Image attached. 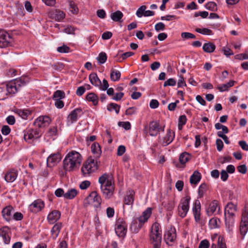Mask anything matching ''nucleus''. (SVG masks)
<instances>
[{"instance_id": "1", "label": "nucleus", "mask_w": 248, "mask_h": 248, "mask_svg": "<svg viewBox=\"0 0 248 248\" xmlns=\"http://www.w3.org/2000/svg\"><path fill=\"white\" fill-rule=\"evenodd\" d=\"M98 182L103 196L106 199L112 198L115 191L114 178L111 173H105L99 177Z\"/></svg>"}, {"instance_id": "2", "label": "nucleus", "mask_w": 248, "mask_h": 248, "mask_svg": "<svg viewBox=\"0 0 248 248\" xmlns=\"http://www.w3.org/2000/svg\"><path fill=\"white\" fill-rule=\"evenodd\" d=\"M82 161V156L78 152L72 151L65 156L63 161V167L66 171H72L79 166Z\"/></svg>"}, {"instance_id": "3", "label": "nucleus", "mask_w": 248, "mask_h": 248, "mask_svg": "<svg viewBox=\"0 0 248 248\" xmlns=\"http://www.w3.org/2000/svg\"><path fill=\"white\" fill-rule=\"evenodd\" d=\"M29 82L28 79L26 77H21L9 82L6 84H2L0 86V93L6 89L8 93H16L21 91L22 87L26 85Z\"/></svg>"}, {"instance_id": "4", "label": "nucleus", "mask_w": 248, "mask_h": 248, "mask_svg": "<svg viewBox=\"0 0 248 248\" xmlns=\"http://www.w3.org/2000/svg\"><path fill=\"white\" fill-rule=\"evenodd\" d=\"M150 239L153 248H160L162 240V231L160 225L154 223L150 230Z\"/></svg>"}, {"instance_id": "5", "label": "nucleus", "mask_w": 248, "mask_h": 248, "mask_svg": "<svg viewBox=\"0 0 248 248\" xmlns=\"http://www.w3.org/2000/svg\"><path fill=\"white\" fill-rule=\"evenodd\" d=\"M236 205L232 202L228 203L225 207L224 216L226 226L229 229L232 228L234 222V217L237 211Z\"/></svg>"}, {"instance_id": "6", "label": "nucleus", "mask_w": 248, "mask_h": 248, "mask_svg": "<svg viewBox=\"0 0 248 248\" xmlns=\"http://www.w3.org/2000/svg\"><path fill=\"white\" fill-rule=\"evenodd\" d=\"M97 169V161L92 157H89L83 163L81 169V172L85 177L89 176Z\"/></svg>"}, {"instance_id": "7", "label": "nucleus", "mask_w": 248, "mask_h": 248, "mask_svg": "<svg viewBox=\"0 0 248 248\" xmlns=\"http://www.w3.org/2000/svg\"><path fill=\"white\" fill-rule=\"evenodd\" d=\"M102 199L95 191H92L85 199L84 204L85 206L92 205L95 208L100 207Z\"/></svg>"}, {"instance_id": "8", "label": "nucleus", "mask_w": 248, "mask_h": 248, "mask_svg": "<svg viewBox=\"0 0 248 248\" xmlns=\"http://www.w3.org/2000/svg\"><path fill=\"white\" fill-rule=\"evenodd\" d=\"M165 126H161L159 122L153 121L150 122L148 126L146 125L144 127V130L149 133L151 136L155 137L157 136L160 131H164Z\"/></svg>"}, {"instance_id": "9", "label": "nucleus", "mask_w": 248, "mask_h": 248, "mask_svg": "<svg viewBox=\"0 0 248 248\" xmlns=\"http://www.w3.org/2000/svg\"><path fill=\"white\" fill-rule=\"evenodd\" d=\"M190 199L189 195H186L181 199L177 208L178 214L180 217L184 218L186 216L189 210Z\"/></svg>"}, {"instance_id": "10", "label": "nucleus", "mask_w": 248, "mask_h": 248, "mask_svg": "<svg viewBox=\"0 0 248 248\" xmlns=\"http://www.w3.org/2000/svg\"><path fill=\"white\" fill-rule=\"evenodd\" d=\"M23 133L24 139L28 143H31L35 139L40 138L42 134V131L37 128L26 129Z\"/></svg>"}, {"instance_id": "11", "label": "nucleus", "mask_w": 248, "mask_h": 248, "mask_svg": "<svg viewBox=\"0 0 248 248\" xmlns=\"http://www.w3.org/2000/svg\"><path fill=\"white\" fill-rule=\"evenodd\" d=\"M14 39L6 31H0V47L6 48L14 45Z\"/></svg>"}, {"instance_id": "12", "label": "nucleus", "mask_w": 248, "mask_h": 248, "mask_svg": "<svg viewBox=\"0 0 248 248\" xmlns=\"http://www.w3.org/2000/svg\"><path fill=\"white\" fill-rule=\"evenodd\" d=\"M51 119L47 116H40L35 119L33 123L35 126L39 129L47 126L51 123Z\"/></svg>"}, {"instance_id": "13", "label": "nucleus", "mask_w": 248, "mask_h": 248, "mask_svg": "<svg viewBox=\"0 0 248 248\" xmlns=\"http://www.w3.org/2000/svg\"><path fill=\"white\" fill-rule=\"evenodd\" d=\"M176 238V230L174 227H170L165 232L164 240L168 245H171L170 243L173 242Z\"/></svg>"}, {"instance_id": "14", "label": "nucleus", "mask_w": 248, "mask_h": 248, "mask_svg": "<svg viewBox=\"0 0 248 248\" xmlns=\"http://www.w3.org/2000/svg\"><path fill=\"white\" fill-rule=\"evenodd\" d=\"M115 230L116 234L119 237H124L127 231V226L125 222L123 221L120 222L118 221L116 224Z\"/></svg>"}, {"instance_id": "15", "label": "nucleus", "mask_w": 248, "mask_h": 248, "mask_svg": "<svg viewBox=\"0 0 248 248\" xmlns=\"http://www.w3.org/2000/svg\"><path fill=\"white\" fill-rule=\"evenodd\" d=\"M61 159V155L57 153L50 155L47 159V165L49 167H52L59 163Z\"/></svg>"}, {"instance_id": "16", "label": "nucleus", "mask_w": 248, "mask_h": 248, "mask_svg": "<svg viewBox=\"0 0 248 248\" xmlns=\"http://www.w3.org/2000/svg\"><path fill=\"white\" fill-rule=\"evenodd\" d=\"M44 207V202L41 200H37L29 205V208L31 212L37 213L40 211Z\"/></svg>"}, {"instance_id": "17", "label": "nucleus", "mask_w": 248, "mask_h": 248, "mask_svg": "<svg viewBox=\"0 0 248 248\" xmlns=\"http://www.w3.org/2000/svg\"><path fill=\"white\" fill-rule=\"evenodd\" d=\"M194 218L196 222H199L201 219V204L199 200H196L192 208Z\"/></svg>"}, {"instance_id": "18", "label": "nucleus", "mask_w": 248, "mask_h": 248, "mask_svg": "<svg viewBox=\"0 0 248 248\" xmlns=\"http://www.w3.org/2000/svg\"><path fill=\"white\" fill-rule=\"evenodd\" d=\"M14 211V209L11 205L7 206L2 209V216L6 221L9 222L12 219V213Z\"/></svg>"}, {"instance_id": "19", "label": "nucleus", "mask_w": 248, "mask_h": 248, "mask_svg": "<svg viewBox=\"0 0 248 248\" xmlns=\"http://www.w3.org/2000/svg\"><path fill=\"white\" fill-rule=\"evenodd\" d=\"M82 114V110L80 108H77L72 110L68 116V119L71 123L76 122L78 118Z\"/></svg>"}, {"instance_id": "20", "label": "nucleus", "mask_w": 248, "mask_h": 248, "mask_svg": "<svg viewBox=\"0 0 248 248\" xmlns=\"http://www.w3.org/2000/svg\"><path fill=\"white\" fill-rule=\"evenodd\" d=\"M175 136L174 132L172 131L170 129H168L167 131L166 136L163 138L162 145L166 146L170 144L173 140Z\"/></svg>"}, {"instance_id": "21", "label": "nucleus", "mask_w": 248, "mask_h": 248, "mask_svg": "<svg viewBox=\"0 0 248 248\" xmlns=\"http://www.w3.org/2000/svg\"><path fill=\"white\" fill-rule=\"evenodd\" d=\"M61 217V212L58 210H53L47 216V220L49 224L55 223Z\"/></svg>"}, {"instance_id": "22", "label": "nucleus", "mask_w": 248, "mask_h": 248, "mask_svg": "<svg viewBox=\"0 0 248 248\" xmlns=\"http://www.w3.org/2000/svg\"><path fill=\"white\" fill-rule=\"evenodd\" d=\"M152 214V209L151 208H147L143 213L142 215L138 218L139 224L142 225L146 222L150 217Z\"/></svg>"}, {"instance_id": "23", "label": "nucleus", "mask_w": 248, "mask_h": 248, "mask_svg": "<svg viewBox=\"0 0 248 248\" xmlns=\"http://www.w3.org/2000/svg\"><path fill=\"white\" fill-rule=\"evenodd\" d=\"M10 232V228L5 226L0 228V236L2 237L5 244H8L10 242V237L8 233Z\"/></svg>"}, {"instance_id": "24", "label": "nucleus", "mask_w": 248, "mask_h": 248, "mask_svg": "<svg viewBox=\"0 0 248 248\" xmlns=\"http://www.w3.org/2000/svg\"><path fill=\"white\" fill-rule=\"evenodd\" d=\"M65 94H53V99L55 101V105L58 108H62L64 106V103L62 100L65 97Z\"/></svg>"}, {"instance_id": "25", "label": "nucleus", "mask_w": 248, "mask_h": 248, "mask_svg": "<svg viewBox=\"0 0 248 248\" xmlns=\"http://www.w3.org/2000/svg\"><path fill=\"white\" fill-rule=\"evenodd\" d=\"M62 226V224L61 222H58L53 226L51 230V237L53 239L55 240L58 236Z\"/></svg>"}, {"instance_id": "26", "label": "nucleus", "mask_w": 248, "mask_h": 248, "mask_svg": "<svg viewBox=\"0 0 248 248\" xmlns=\"http://www.w3.org/2000/svg\"><path fill=\"white\" fill-rule=\"evenodd\" d=\"M17 176V171L15 170H12L5 174L4 179L7 182H12L16 180Z\"/></svg>"}, {"instance_id": "27", "label": "nucleus", "mask_w": 248, "mask_h": 248, "mask_svg": "<svg viewBox=\"0 0 248 248\" xmlns=\"http://www.w3.org/2000/svg\"><path fill=\"white\" fill-rule=\"evenodd\" d=\"M216 48V45L211 42L205 43L202 46L203 50L206 53H211L213 52Z\"/></svg>"}, {"instance_id": "28", "label": "nucleus", "mask_w": 248, "mask_h": 248, "mask_svg": "<svg viewBox=\"0 0 248 248\" xmlns=\"http://www.w3.org/2000/svg\"><path fill=\"white\" fill-rule=\"evenodd\" d=\"M51 16L55 20L60 21L65 17V15L63 11L57 9L53 12Z\"/></svg>"}, {"instance_id": "29", "label": "nucleus", "mask_w": 248, "mask_h": 248, "mask_svg": "<svg viewBox=\"0 0 248 248\" xmlns=\"http://www.w3.org/2000/svg\"><path fill=\"white\" fill-rule=\"evenodd\" d=\"M218 207L217 201L214 200L212 201L209 205V207L206 209V212L208 216L212 215L216 211Z\"/></svg>"}, {"instance_id": "30", "label": "nucleus", "mask_w": 248, "mask_h": 248, "mask_svg": "<svg viewBox=\"0 0 248 248\" xmlns=\"http://www.w3.org/2000/svg\"><path fill=\"white\" fill-rule=\"evenodd\" d=\"M134 191L132 190H129L127 194L124 198V203L125 204L131 205L134 202Z\"/></svg>"}, {"instance_id": "31", "label": "nucleus", "mask_w": 248, "mask_h": 248, "mask_svg": "<svg viewBox=\"0 0 248 248\" xmlns=\"http://www.w3.org/2000/svg\"><path fill=\"white\" fill-rule=\"evenodd\" d=\"M89 78L93 85L95 86H99V85H101V81L96 73H91L89 75Z\"/></svg>"}, {"instance_id": "32", "label": "nucleus", "mask_w": 248, "mask_h": 248, "mask_svg": "<svg viewBox=\"0 0 248 248\" xmlns=\"http://www.w3.org/2000/svg\"><path fill=\"white\" fill-rule=\"evenodd\" d=\"M92 153L95 155L96 157H99L101 154V150L100 145L96 142L94 143L91 146Z\"/></svg>"}, {"instance_id": "33", "label": "nucleus", "mask_w": 248, "mask_h": 248, "mask_svg": "<svg viewBox=\"0 0 248 248\" xmlns=\"http://www.w3.org/2000/svg\"><path fill=\"white\" fill-rule=\"evenodd\" d=\"M201 179V175L200 172L195 171L190 177V183L191 184H197Z\"/></svg>"}, {"instance_id": "34", "label": "nucleus", "mask_w": 248, "mask_h": 248, "mask_svg": "<svg viewBox=\"0 0 248 248\" xmlns=\"http://www.w3.org/2000/svg\"><path fill=\"white\" fill-rule=\"evenodd\" d=\"M123 17V14L120 11H116L112 13L110 15V17L112 20L115 22H119Z\"/></svg>"}, {"instance_id": "35", "label": "nucleus", "mask_w": 248, "mask_h": 248, "mask_svg": "<svg viewBox=\"0 0 248 248\" xmlns=\"http://www.w3.org/2000/svg\"><path fill=\"white\" fill-rule=\"evenodd\" d=\"M78 193V191L74 188L69 189L64 193V198L67 199H72L76 196Z\"/></svg>"}, {"instance_id": "36", "label": "nucleus", "mask_w": 248, "mask_h": 248, "mask_svg": "<svg viewBox=\"0 0 248 248\" xmlns=\"http://www.w3.org/2000/svg\"><path fill=\"white\" fill-rule=\"evenodd\" d=\"M234 81L230 80L229 82L226 84H223L220 86H217V89L221 92H225L228 90L229 88L233 86Z\"/></svg>"}, {"instance_id": "37", "label": "nucleus", "mask_w": 248, "mask_h": 248, "mask_svg": "<svg viewBox=\"0 0 248 248\" xmlns=\"http://www.w3.org/2000/svg\"><path fill=\"white\" fill-rule=\"evenodd\" d=\"M134 53L132 52H126L124 53H121V51H119L116 56V57L120 56V58L117 60L118 61L121 62L126 58L134 55Z\"/></svg>"}, {"instance_id": "38", "label": "nucleus", "mask_w": 248, "mask_h": 248, "mask_svg": "<svg viewBox=\"0 0 248 248\" xmlns=\"http://www.w3.org/2000/svg\"><path fill=\"white\" fill-rule=\"evenodd\" d=\"M86 98L88 101L92 102L94 106L98 104V97L96 94H87Z\"/></svg>"}, {"instance_id": "39", "label": "nucleus", "mask_w": 248, "mask_h": 248, "mask_svg": "<svg viewBox=\"0 0 248 248\" xmlns=\"http://www.w3.org/2000/svg\"><path fill=\"white\" fill-rule=\"evenodd\" d=\"M110 77L111 80L114 81H117L121 77V73L118 70L111 69Z\"/></svg>"}, {"instance_id": "40", "label": "nucleus", "mask_w": 248, "mask_h": 248, "mask_svg": "<svg viewBox=\"0 0 248 248\" xmlns=\"http://www.w3.org/2000/svg\"><path fill=\"white\" fill-rule=\"evenodd\" d=\"M16 112L22 119H26L28 116L31 114V112L27 109H17Z\"/></svg>"}, {"instance_id": "41", "label": "nucleus", "mask_w": 248, "mask_h": 248, "mask_svg": "<svg viewBox=\"0 0 248 248\" xmlns=\"http://www.w3.org/2000/svg\"><path fill=\"white\" fill-rule=\"evenodd\" d=\"M220 222L218 218L214 217L209 220V225L211 229H215L219 227Z\"/></svg>"}, {"instance_id": "42", "label": "nucleus", "mask_w": 248, "mask_h": 248, "mask_svg": "<svg viewBox=\"0 0 248 248\" xmlns=\"http://www.w3.org/2000/svg\"><path fill=\"white\" fill-rule=\"evenodd\" d=\"M190 159V155L186 152L182 153L179 156V161L184 164L187 162Z\"/></svg>"}, {"instance_id": "43", "label": "nucleus", "mask_w": 248, "mask_h": 248, "mask_svg": "<svg viewBox=\"0 0 248 248\" xmlns=\"http://www.w3.org/2000/svg\"><path fill=\"white\" fill-rule=\"evenodd\" d=\"M211 248H227L226 244L223 242L222 237L219 236L217 239V246L215 244L211 245Z\"/></svg>"}, {"instance_id": "44", "label": "nucleus", "mask_w": 248, "mask_h": 248, "mask_svg": "<svg viewBox=\"0 0 248 248\" xmlns=\"http://www.w3.org/2000/svg\"><path fill=\"white\" fill-rule=\"evenodd\" d=\"M141 227V224H138L137 220H134L132 222L130 229L133 232L137 233Z\"/></svg>"}, {"instance_id": "45", "label": "nucleus", "mask_w": 248, "mask_h": 248, "mask_svg": "<svg viewBox=\"0 0 248 248\" xmlns=\"http://www.w3.org/2000/svg\"><path fill=\"white\" fill-rule=\"evenodd\" d=\"M187 119L185 115H181L179 118L178 127L179 130H181L183 125H184L186 122Z\"/></svg>"}, {"instance_id": "46", "label": "nucleus", "mask_w": 248, "mask_h": 248, "mask_svg": "<svg viewBox=\"0 0 248 248\" xmlns=\"http://www.w3.org/2000/svg\"><path fill=\"white\" fill-rule=\"evenodd\" d=\"M107 109L110 111L115 110L116 113L118 114L120 110V106L116 104L111 103L108 105Z\"/></svg>"}, {"instance_id": "47", "label": "nucleus", "mask_w": 248, "mask_h": 248, "mask_svg": "<svg viewBox=\"0 0 248 248\" xmlns=\"http://www.w3.org/2000/svg\"><path fill=\"white\" fill-rule=\"evenodd\" d=\"M240 223L248 224V210L245 209L243 211Z\"/></svg>"}, {"instance_id": "48", "label": "nucleus", "mask_w": 248, "mask_h": 248, "mask_svg": "<svg viewBox=\"0 0 248 248\" xmlns=\"http://www.w3.org/2000/svg\"><path fill=\"white\" fill-rule=\"evenodd\" d=\"M69 9L74 14H77L78 12V9L77 5L73 1H70L69 2Z\"/></svg>"}, {"instance_id": "49", "label": "nucleus", "mask_w": 248, "mask_h": 248, "mask_svg": "<svg viewBox=\"0 0 248 248\" xmlns=\"http://www.w3.org/2000/svg\"><path fill=\"white\" fill-rule=\"evenodd\" d=\"M205 7L207 9L212 11H215L217 10L216 3L213 1L207 3L205 5Z\"/></svg>"}, {"instance_id": "50", "label": "nucleus", "mask_w": 248, "mask_h": 248, "mask_svg": "<svg viewBox=\"0 0 248 248\" xmlns=\"http://www.w3.org/2000/svg\"><path fill=\"white\" fill-rule=\"evenodd\" d=\"M207 189V185L205 183L202 184L199 187L198 193L200 197L203 196Z\"/></svg>"}, {"instance_id": "51", "label": "nucleus", "mask_w": 248, "mask_h": 248, "mask_svg": "<svg viewBox=\"0 0 248 248\" xmlns=\"http://www.w3.org/2000/svg\"><path fill=\"white\" fill-rule=\"evenodd\" d=\"M146 9V6L145 5L141 6L137 11L136 15L139 17H141L144 16L145 11Z\"/></svg>"}, {"instance_id": "52", "label": "nucleus", "mask_w": 248, "mask_h": 248, "mask_svg": "<svg viewBox=\"0 0 248 248\" xmlns=\"http://www.w3.org/2000/svg\"><path fill=\"white\" fill-rule=\"evenodd\" d=\"M181 36L182 38L185 39H194L196 38V36L194 34L187 32H184L181 33Z\"/></svg>"}, {"instance_id": "53", "label": "nucleus", "mask_w": 248, "mask_h": 248, "mask_svg": "<svg viewBox=\"0 0 248 248\" xmlns=\"http://www.w3.org/2000/svg\"><path fill=\"white\" fill-rule=\"evenodd\" d=\"M248 230V224H240V232L242 235L244 236L247 232Z\"/></svg>"}, {"instance_id": "54", "label": "nucleus", "mask_w": 248, "mask_h": 248, "mask_svg": "<svg viewBox=\"0 0 248 248\" xmlns=\"http://www.w3.org/2000/svg\"><path fill=\"white\" fill-rule=\"evenodd\" d=\"M97 59L100 64L105 63L107 59L106 54L105 52H101Z\"/></svg>"}, {"instance_id": "55", "label": "nucleus", "mask_w": 248, "mask_h": 248, "mask_svg": "<svg viewBox=\"0 0 248 248\" xmlns=\"http://www.w3.org/2000/svg\"><path fill=\"white\" fill-rule=\"evenodd\" d=\"M155 29L157 32L163 31L165 29V25L162 22H159L155 25Z\"/></svg>"}, {"instance_id": "56", "label": "nucleus", "mask_w": 248, "mask_h": 248, "mask_svg": "<svg viewBox=\"0 0 248 248\" xmlns=\"http://www.w3.org/2000/svg\"><path fill=\"white\" fill-rule=\"evenodd\" d=\"M109 85L108 81L104 79L102 83L101 82V85H99V88L102 91H106Z\"/></svg>"}, {"instance_id": "57", "label": "nucleus", "mask_w": 248, "mask_h": 248, "mask_svg": "<svg viewBox=\"0 0 248 248\" xmlns=\"http://www.w3.org/2000/svg\"><path fill=\"white\" fill-rule=\"evenodd\" d=\"M208 16V13L206 11L199 12H196L194 14V17H197L199 16H201L203 18H206Z\"/></svg>"}, {"instance_id": "58", "label": "nucleus", "mask_w": 248, "mask_h": 248, "mask_svg": "<svg viewBox=\"0 0 248 248\" xmlns=\"http://www.w3.org/2000/svg\"><path fill=\"white\" fill-rule=\"evenodd\" d=\"M235 58L240 60L248 59V51L245 53L236 55Z\"/></svg>"}, {"instance_id": "59", "label": "nucleus", "mask_w": 248, "mask_h": 248, "mask_svg": "<svg viewBox=\"0 0 248 248\" xmlns=\"http://www.w3.org/2000/svg\"><path fill=\"white\" fill-rule=\"evenodd\" d=\"M70 48L66 46H62L57 48V51L60 53H67L69 52Z\"/></svg>"}, {"instance_id": "60", "label": "nucleus", "mask_w": 248, "mask_h": 248, "mask_svg": "<svg viewBox=\"0 0 248 248\" xmlns=\"http://www.w3.org/2000/svg\"><path fill=\"white\" fill-rule=\"evenodd\" d=\"M209 243L206 239L203 240L200 243L199 248H209Z\"/></svg>"}, {"instance_id": "61", "label": "nucleus", "mask_w": 248, "mask_h": 248, "mask_svg": "<svg viewBox=\"0 0 248 248\" xmlns=\"http://www.w3.org/2000/svg\"><path fill=\"white\" fill-rule=\"evenodd\" d=\"M216 143L217 151H221L224 146L222 141L220 139H217L216 140Z\"/></svg>"}, {"instance_id": "62", "label": "nucleus", "mask_w": 248, "mask_h": 248, "mask_svg": "<svg viewBox=\"0 0 248 248\" xmlns=\"http://www.w3.org/2000/svg\"><path fill=\"white\" fill-rule=\"evenodd\" d=\"M237 170L242 174H245L247 172V168L246 165H239L237 167Z\"/></svg>"}, {"instance_id": "63", "label": "nucleus", "mask_w": 248, "mask_h": 248, "mask_svg": "<svg viewBox=\"0 0 248 248\" xmlns=\"http://www.w3.org/2000/svg\"><path fill=\"white\" fill-rule=\"evenodd\" d=\"M217 135L218 137L221 138L224 141L226 144H229L230 142L228 138L225 134H222L220 131H218L217 132Z\"/></svg>"}, {"instance_id": "64", "label": "nucleus", "mask_w": 248, "mask_h": 248, "mask_svg": "<svg viewBox=\"0 0 248 248\" xmlns=\"http://www.w3.org/2000/svg\"><path fill=\"white\" fill-rule=\"evenodd\" d=\"M238 144L243 150L248 151V144L245 140L239 141Z\"/></svg>"}]
</instances>
